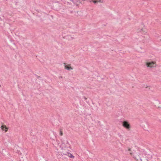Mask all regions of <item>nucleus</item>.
I'll use <instances>...</instances> for the list:
<instances>
[{"label": "nucleus", "instance_id": "nucleus-1", "mask_svg": "<svg viewBox=\"0 0 161 161\" xmlns=\"http://www.w3.org/2000/svg\"><path fill=\"white\" fill-rule=\"evenodd\" d=\"M146 65L147 67L150 68L154 67L156 66V64L153 61L147 62Z\"/></svg>", "mask_w": 161, "mask_h": 161}, {"label": "nucleus", "instance_id": "nucleus-2", "mask_svg": "<svg viewBox=\"0 0 161 161\" xmlns=\"http://www.w3.org/2000/svg\"><path fill=\"white\" fill-rule=\"evenodd\" d=\"M122 125L125 128L129 129L130 128V125L128 122L126 121L125 120L122 122Z\"/></svg>", "mask_w": 161, "mask_h": 161}, {"label": "nucleus", "instance_id": "nucleus-3", "mask_svg": "<svg viewBox=\"0 0 161 161\" xmlns=\"http://www.w3.org/2000/svg\"><path fill=\"white\" fill-rule=\"evenodd\" d=\"M62 156L64 157V156H68V157L72 158H74V156L71 153H69V152H66L65 153H63V154H61Z\"/></svg>", "mask_w": 161, "mask_h": 161}, {"label": "nucleus", "instance_id": "nucleus-4", "mask_svg": "<svg viewBox=\"0 0 161 161\" xmlns=\"http://www.w3.org/2000/svg\"><path fill=\"white\" fill-rule=\"evenodd\" d=\"M64 64H65L64 67L65 69L68 70L73 69V68L70 66V64L66 65V64L65 63H64Z\"/></svg>", "mask_w": 161, "mask_h": 161}, {"label": "nucleus", "instance_id": "nucleus-5", "mask_svg": "<svg viewBox=\"0 0 161 161\" xmlns=\"http://www.w3.org/2000/svg\"><path fill=\"white\" fill-rule=\"evenodd\" d=\"M1 128L2 130H5V132H6L8 131V128L5 125H2Z\"/></svg>", "mask_w": 161, "mask_h": 161}, {"label": "nucleus", "instance_id": "nucleus-6", "mask_svg": "<svg viewBox=\"0 0 161 161\" xmlns=\"http://www.w3.org/2000/svg\"><path fill=\"white\" fill-rule=\"evenodd\" d=\"M98 2H99V0H98V1H97V0H95L94 1H93V2L94 3H97Z\"/></svg>", "mask_w": 161, "mask_h": 161}, {"label": "nucleus", "instance_id": "nucleus-7", "mask_svg": "<svg viewBox=\"0 0 161 161\" xmlns=\"http://www.w3.org/2000/svg\"><path fill=\"white\" fill-rule=\"evenodd\" d=\"M59 134L61 136H62L63 135V133L62 131H60V132Z\"/></svg>", "mask_w": 161, "mask_h": 161}, {"label": "nucleus", "instance_id": "nucleus-8", "mask_svg": "<svg viewBox=\"0 0 161 161\" xmlns=\"http://www.w3.org/2000/svg\"><path fill=\"white\" fill-rule=\"evenodd\" d=\"M34 75L38 78H41L40 76H38L36 74H34Z\"/></svg>", "mask_w": 161, "mask_h": 161}, {"label": "nucleus", "instance_id": "nucleus-9", "mask_svg": "<svg viewBox=\"0 0 161 161\" xmlns=\"http://www.w3.org/2000/svg\"><path fill=\"white\" fill-rule=\"evenodd\" d=\"M100 3H103V0H99Z\"/></svg>", "mask_w": 161, "mask_h": 161}, {"label": "nucleus", "instance_id": "nucleus-10", "mask_svg": "<svg viewBox=\"0 0 161 161\" xmlns=\"http://www.w3.org/2000/svg\"><path fill=\"white\" fill-rule=\"evenodd\" d=\"M83 98L84 99L85 101H86L87 98L86 97L84 96Z\"/></svg>", "mask_w": 161, "mask_h": 161}, {"label": "nucleus", "instance_id": "nucleus-11", "mask_svg": "<svg viewBox=\"0 0 161 161\" xmlns=\"http://www.w3.org/2000/svg\"><path fill=\"white\" fill-rule=\"evenodd\" d=\"M70 36V39L71 40H73V39H74V38L72 36Z\"/></svg>", "mask_w": 161, "mask_h": 161}, {"label": "nucleus", "instance_id": "nucleus-12", "mask_svg": "<svg viewBox=\"0 0 161 161\" xmlns=\"http://www.w3.org/2000/svg\"><path fill=\"white\" fill-rule=\"evenodd\" d=\"M71 1H72L74 3H75V2H74V0H70Z\"/></svg>", "mask_w": 161, "mask_h": 161}, {"label": "nucleus", "instance_id": "nucleus-13", "mask_svg": "<svg viewBox=\"0 0 161 161\" xmlns=\"http://www.w3.org/2000/svg\"><path fill=\"white\" fill-rule=\"evenodd\" d=\"M143 161H148V160L147 159H144Z\"/></svg>", "mask_w": 161, "mask_h": 161}, {"label": "nucleus", "instance_id": "nucleus-14", "mask_svg": "<svg viewBox=\"0 0 161 161\" xmlns=\"http://www.w3.org/2000/svg\"><path fill=\"white\" fill-rule=\"evenodd\" d=\"M128 150L129 151H131V148H129V149H128Z\"/></svg>", "mask_w": 161, "mask_h": 161}, {"label": "nucleus", "instance_id": "nucleus-15", "mask_svg": "<svg viewBox=\"0 0 161 161\" xmlns=\"http://www.w3.org/2000/svg\"><path fill=\"white\" fill-rule=\"evenodd\" d=\"M130 154L131 156H132L133 153H130Z\"/></svg>", "mask_w": 161, "mask_h": 161}, {"label": "nucleus", "instance_id": "nucleus-16", "mask_svg": "<svg viewBox=\"0 0 161 161\" xmlns=\"http://www.w3.org/2000/svg\"><path fill=\"white\" fill-rule=\"evenodd\" d=\"M67 3H68V4H70V3L69 2H68Z\"/></svg>", "mask_w": 161, "mask_h": 161}, {"label": "nucleus", "instance_id": "nucleus-17", "mask_svg": "<svg viewBox=\"0 0 161 161\" xmlns=\"http://www.w3.org/2000/svg\"><path fill=\"white\" fill-rule=\"evenodd\" d=\"M59 78H62V76H60Z\"/></svg>", "mask_w": 161, "mask_h": 161}, {"label": "nucleus", "instance_id": "nucleus-18", "mask_svg": "<svg viewBox=\"0 0 161 161\" xmlns=\"http://www.w3.org/2000/svg\"><path fill=\"white\" fill-rule=\"evenodd\" d=\"M140 160H141V161H142V159L141 158H140Z\"/></svg>", "mask_w": 161, "mask_h": 161}, {"label": "nucleus", "instance_id": "nucleus-19", "mask_svg": "<svg viewBox=\"0 0 161 161\" xmlns=\"http://www.w3.org/2000/svg\"><path fill=\"white\" fill-rule=\"evenodd\" d=\"M141 31H143V29H142V28L141 29Z\"/></svg>", "mask_w": 161, "mask_h": 161}, {"label": "nucleus", "instance_id": "nucleus-20", "mask_svg": "<svg viewBox=\"0 0 161 161\" xmlns=\"http://www.w3.org/2000/svg\"><path fill=\"white\" fill-rule=\"evenodd\" d=\"M135 158V159H137L136 158Z\"/></svg>", "mask_w": 161, "mask_h": 161}]
</instances>
